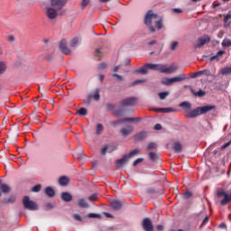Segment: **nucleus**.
Wrapping results in <instances>:
<instances>
[{
    "label": "nucleus",
    "instance_id": "43",
    "mask_svg": "<svg viewBox=\"0 0 231 231\" xmlns=\"http://www.w3.org/2000/svg\"><path fill=\"white\" fill-rule=\"evenodd\" d=\"M127 122L125 118L118 119L117 121H113L112 125H118V124H125Z\"/></svg>",
    "mask_w": 231,
    "mask_h": 231
},
{
    "label": "nucleus",
    "instance_id": "26",
    "mask_svg": "<svg viewBox=\"0 0 231 231\" xmlns=\"http://www.w3.org/2000/svg\"><path fill=\"white\" fill-rule=\"evenodd\" d=\"M216 109V106L214 105H207L203 106V113H208V111H212Z\"/></svg>",
    "mask_w": 231,
    "mask_h": 231
},
{
    "label": "nucleus",
    "instance_id": "53",
    "mask_svg": "<svg viewBox=\"0 0 231 231\" xmlns=\"http://www.w3.org/2000/svg\"><path fill=\"white\" fill-rule=\"evenodd\" d=\"M142 82H145L143 79H137L133 82L132 86H138V84H142Z\"/></svg>",
    "mask_w": 231,
    "mask_h": 231
},
{
    "label": "nucleus",
    "instance_id": "21",
    "mask_svg": "<svg viewBox=\"0 0 231 231\" xmlns=\"http://www.w3.org/2000/svg\"><path fill=\"white\" fill-rule=\"evenodd\" d=\"M155 111H157V113H176V109H174L172 107L156 108Z\"/></svg>",
    "mask_w": 231,
    "mask_h": 231
},
{
    "label": "nucleus",
    "instance_id": "5",
    "mask_svg": "<svg viewBox=\"0 0 231 231\" xmlns=\"http://www.w3.org/2000/svg\"><path fill=\"white\" fill-rule=\"evenodd\" d=\"M178 69V66L176 64H171L170 67H167L165 64H162L161 66V73H166V75H171L174 73Z\"/></svg>",
    "mask_w": 231,
    "mask_h": 231
},
{
    "label": "nucleus",
    "instance_id": "63",
    "mask_svg": "<svg viewBox=\"0 0 231 231\" xmlns=\"http://www.w3.org/2000/svg\"><path fill=\"white\" fill-rule=\"evenodd\" d=\"M172 12L174 14H181L183 11L181 9H180V8H173Z\"/></svg>",
    "mask_w": 231,
    "mask_h": 231
},
{
    "label": "nucleus",
    "instance_id": "33",
    "mask_svg": "<svg viewBox=\"0 0 231 231\" xmlns=\"http://www.w3.org/2000/svg\"><path fill=\"white\" fill-rule=\"evenodd\" d=\"M6 71V63L0 61V75H3Z\"/></svg>",
    "mask_w": 231,
    "mask_h": 231
},
{
    "label": "nucleus",
    "instance_id": "18",
    "mask_svg": "<svg viewBox=\"0 0 231 231\" xmlns=\"http://www.w3.org/2000/svg\"><path fill=\"white\" fill-rule=\"evenodd\" d=\"M134 127L133 126H127L125 128H123L120 130V134H122V136H129V134H131L134 131Z\"/></svg>",
    "mask_w": 231,
    "mask_h": 231
},
{
    "label": "nucleus",
    "instance_id": "42",
    "mask_svg": "<svg viewBox=\"0 0 231 231\" xmlns=\"http://www.w3.org/2000/svg\"><path fill=\"white\" fill-rule=\"evenodd\" d=\"M98 200V195L97 193H94L88 197V201H97Z\"/></svg>",
    "mask_w": 231,
    "mask_h": 231
},
{
    "label": "nucleus",
    "instance_id": "47",
    "mask_svg": "<svg viewBox=\"0 0 231 231\" xmlns=\"http://www.w3.org/2000/svg\"><path fill=\"white\" fill-rule=\"evenodd\" d=\"M41 187H42L41 184H37V185L32 187V192H40L41 191Z\"/></svg>",
    "mask_w": 231,
    "mask_h": 231
},
{
    "label": "nucleus",
    "instance_id": "55",
    "mask_svg": "<svg viewBox=\"0 0 231 231\" xmlns=\"http://www.w3.org/2000/svg\"><path fill=\"white\" fill-rule=\"evenodd\" d=\"M88 217L94 218V217H100V215L95 213H89Z\"/></svg>",
    "mask_w": 231,
    "mask_h": 231
},
{
    "label": "nucleus",
    "instance_id": "13",
    "mask_svg": "<svg viewBox=\"0 0 231 231\" xmlns=\"http://www.w3.org/2000/svg\"><path fill=\"white\" fill-rule=\"evenodd\" d=\"M129 162V156L127 155H124L123 158L118 159L116 162V167L120 168V167H124V165H125V163H127Z\"/></svg>",
    "mask_w": 231,
    "mask_h": 231
},
{
    "label": "nucleus",
    "instance_id": "7",
    "mask_svg": "<svg viewBox=\"0 0 231 231\" xmlns=\"http://www.w3.org/2000/svg\"><path fill=\"white\" fill-rule=\"evenodd\" d=\"M68 3V0H51V6L56 8V10H62Z\"/></svg>",
    "mask_w": 231,
    "mask_h": 231
},
{
    "label": "nucleus",
    "instance_id": "15",
    "mask_svg": "<svg viewBox=\"0 0 231 231\" xmlns=\"http://www.w3.org/2000/svg\"><path fill=\"white\" fill-rule=\"evenodd\" d=\"M172 150H173L174 152H176V153L182 152V151H183V145H182L181 143H180V142H175V143L172 144Z\"/></svg>",
    "mask_w": 231,
    "mask_h": 231
},
{
    "label": "nucleus",
    "instance_id": "48",
    "mask_svg": "<svg viewBox=\"0 0 231 231\" xmlns=\"http://www.w3.org/2000/svg\"><path fill=\"white\" fill-rule=\"evenodd\" d=\"M208 42H210V36L204 35L203 36V44H208Z\"/></svg>",
    "mask_w": 231,
    "mask_h": 231
},
{
    "label": "nucleus",
    "instance_id": "3",
    "mask_svg": "<svg viewBox=\"0 0 231 231\" xmlns=\"http://www.w3.org/2000/svg\"><path fill=\"white\" fill-rule=\"evenodd\" d=\"M23 205L25 210H39V206L37 205V202L31 200L30 197L24 196L23 199Z\"/></svg>",
    "mask_w": 231,
    "mask_h": 231
},
{
    "label": "nucleus",
    "instance_id": "51",
    "mask_svg": "<svg viewBox=\"0 0 231 231\" xmlns=\"http://www.w3.org/2000/svg\"><path fill=\"white\" fill-rule=\"evenodd\" d=\"M141 162H143V158H138L136 159L134 162H133V166L136 167V165H138V163H141Z\"/></svg>",
    "mask_w": 231,
    "mask_h": 231
},
{
    "label": "nucleus",
    "instance_id": "61",
    "mask_svg": "<svg viewBox=\"0 0 231 231\" xmlns=\"http://www.w3.org/2000/svg\"><path fill=\"white\" fill-rule=\"evenodd\" d=\"M155 131H162V125L156 124L153 127Z\"/></svg>",
    "mask_w": 231,
    "mask_h": 231
},
{
    "label": "nucleus",
    "instance_id": "54",
    "mask_svg": "<svg viewBox=\"0 0 231 231\" xmlns=\"http://www.w3.org/2000/svg\"><path fill=\"white\" fill-rule=\"evenodd\" d=\"M231 19V13H228L225 18H224V23H228V21H230Z\"/></svg>",
    "mask_w": 231,
    "mask_h": 231
},
{
    "label": "nucleus",
    "instance_id": "35",
    "mask_svg": "<svg viewBox=\"0 0 231 231\" xmlns=\"http://www.w3.org/2000/svg\"><path fill=\"white\" fill-rule=\"evenodd\" d=\"M126 122H142L140 117H125Z\"/></svg>",
    "mask_w": 231,
    "mask_h": 231
},
{
    "label": "nucleus",
    "instance_id": "10",
    "mask_svg": "<svg viewBox=\"0 0 231 231\" xmlns=\"http://www.w3.org/2000/svg\"><path fill=\"white\" fill-rule=\"evenodd\" d=\"M217 196L218 198H224V199H222L220 202L223 206L227 205V203L230 201V196H228V193H226V191L218 190Z\"/></svg>",
    "mask_w": 231,
    "mask_h": 231
},
{
    "label": "nucleus",
    "instance_id": "31",
    "mask_svg": "<svg viewBox=\"0 0 231 231\" xmlns=\"http://www.w3.org/2000/svg\"><path fill=\"white\" fill-rule=\"evenodd\" d=\"M138 154H140V150H138V149L132 150V151L129 152V154L127 155V156H128V160H129L130 158H133V156H136V155H138Z\"/></svg>",
    "mask_w": 231,
    "mask_h": 231
},
{
    "label": "nucleus",
    "instance_id": "6",
    "mask_svg": "<svg viewBox=\"0 0 231 231\" xmlns=\"http://www.w3.org/2000/svg\"><path fill=\"white\" fill-rule=\"evenodd\" d=\"M199 115H203V106H199L186 113L187 118H196L197 116H199Z\"/></svg>",
    "mask_w": 231,
    "mask_h": 231
},
{
    "label": "nucleus",
    "instance_id": "50",
    "mask_svg": "<svg viewBox=\"0 0 231 231\" xmlns=\"http://www.w3.org/2000/svg\"><path fill=\"white\" fill-rule=\"evenodd\" d=\"M176 48H178V42H172L170 49L171 50V51H174V50H176Z\"/></svg>",
    "mask_w": 231,
    "mask_h": 231
},
{
    "label": "nucleus",
    "instance_id": "9",
    "mask_svg": "<svg viewBox=\"0 0 231 231\" xmlns=\"http://www.w3.org/2000/svg\"><path fill=\"white\" fill-rule=\"evenodd\" d=\"M59 48L64 55H71V50L68 48V42L66 40H61L59 45Z\"/></svg>",
    "mask_w": 231,
    "mask_h": 231
},
{
    "label": "nucleus",
    "instance_id": "2",
    "mask_svg": "<svg viewBox=\"0 0 231 231\" xmlns=\"http://www.w3.org/2000/svg\"><path fill=\"white\" fill-rule=\"evenodd\" d=\"M185 79H187L185 74H180L173 78H164L161 80V84L163 86H172L175 82H182Z\"/></svg>",
    "mask_w": 231,
    "mask_h": 231
},
{
    "label": "nucleus",
    "instance_id": "19",
    "mask_svg": "<svg viewBox=\"0 0 231 231\" xmlns=\"http://www.w3.org/2000/svg\"><path fill=\"white\" fill-rule=\"evenodd\" d=\"M122 202L118 201V200H114L111 202V207L113 208V210H120V208H122Z\"/></svg>",
    "mask_w": 231,
    "mask_h": 231
},
{
    "label": "nucleus",
    "instance_id": "12",
    "mask_svg": "<svg viewBox=\"0 0 231 231\" xmlns=\"http://www.w3.org/2000/svg\"><path fill=\"white\" fill-rule=\"evenodd\" d=\"M146 68L152 71H160L162 73V64L146 63Z\"/></svg>",
    "mask_w": 231,
    "mask_h": 231
},
{
    "label": "nucleus",
    "instance_id": "27",
    "mask_svg": "<svg viewBox=\"0 0 231 231\" xmlns=\"http://www.w3.org/2000/svg\"><path fill=\"white\" fill-rule=\"evenodd\" d=\"M0 190L6 194L7 192H10V186L7 184H2L0 185Z\"/></svg>",
    "mask_w": 231,
    "mask_h": 231
},
{
    "label": "nucleus",
    "instance_id": "45",
    "mask_svg": "<svg viewBox=\"0 0 231 231\" xmlns=\"http://www.w3.org/2000/svg\"><path fill=\"white\" fill-rule=\"evenodd\" d=\"M203 75H206L207 77H211L212 80H214L216 79V76L211 75L210 70L204 69Z\"/></svg>",
    "mask_w": 231,
    "mask_h": 231
},
{
    "label": "nucleus",
    "instance_id": "24",
    "mask_svg": "<svg viewBox=\"0 0 231 231\" xmlns=\"http://www.w3.org/2000/svg\"><path fill=\"white\" fill-rule=\"evenodd\" d=\"M180 107H183V109H189V111H190V109H192V104H190L189 102L188 101H184V102H181L180 105H179Z\"/></svg>",
    "mask_w": 231,
    "mask_h": 231
},
{
    "label": "nucleus",
    "instance_id": "57",
    "mask_svg": "<svg viewBox=\"0 0 231 231\" xmlns=\"http://www.w3.org/2000/svg\"><path fill=\"white\" fill-rule=\"evenodd\" d=\"M73 217L76 219V221H82V217H80L79 214H74Z\"/></svg>",
    "mask_w": 231,
    "mask_h": 231
},
{
    "label": "nucleus",
    "instance_id": "4",
    "mask_svg": "<svg viewBox=\"0 0 231 231\" xmlns=\"http://www.w3.org/2000/svg\"><path fill=\"white\" fill-rule=\"evenodd\" d=\"M45 15L50 21H53V19H57L59 17V9H56L53 6H46L45 7Z\"/></svg>",
    "mask_w": 231,
    "mask_h": 231
},
{
    "label": "nucleus",
    "instance_id": "30",
    "mask_svg": "<svg viewBox=\"0 0 231 231\" xmlns=\"http://www.w3.org/2000/svg\"><path fill=\"white\" fill-rule=\"evenodd\" d=\"M221 75H231V68L230 67H226L221 69L220 70Z\"/></svg>",
    "mask_w": 231,
    "mask_h": 231
},
{
    "label": "nucleus",
    "instance_id": "52",
    "mask_svg": "<svg viewBox=\"0 0 231 231\" xmlns=\"http://www.w3.org/2000/svg\"><path fill=\"white\" fill-rule=\"evenodd\" d=\"M114 109H115V105L114 104H107L106 105V110L114 111Z\"/></svg>",
    "mask_w": 231,
    "mask_h": 231
},
{
    "label": "nucleus",
    "instance_id": "16",
    "mask_svg": "<svg viewBox=\"0 0 231 231\" xmlns=\"http://www.w3.org/2000/svg\"><path fill=\"white\" fill-rule=\"evenodd\" d=\"M61 199L62 201H65L66 203H69V201H72L73 195L69 192H62L61 193Z\"/></svg>",
    "mask_w": 231,
    "mask_h": 231
},
{
    "label": "nucleus",
    "instance_id": "49",
    "mask_svg": "<svg viewBox=\"0 0 231 231\" xmlns=\"http://www.w3.org/2000/svg\"><path fill=\"white\" fill-rule=\"evenodd\" d=\"M89 5V0H82L80 6L81 8H86V6H88Z\"/></svg>",
    "mask_w": 231,
    "mask_h": 231
},
{
    "label": "nucleus",
    "instance_id": "62",
    "mask_svg": "<svg viewBox=\"0 0 231 231\" xmlns=\"http://www.w3.org/2000/svg\"><path fill=\"white\" fill-rule=\"evenodd\" d=\"M95 55H96V57H98V59H100V57H102L101 52H100V49L96 50Z\"/></svg>",
    "mask_w": 231,
    "mask_h": 231
},
{
    "label": "nucleus",
    "instance_id": "1",
    "mask_svg": "<svg viewBox=\"0 0 231 231\" xmlns=\"http://www.w3.org/2000/svg\"><path fill=\"white\" fill-rule=\"evenodd\" d=\"M154 19H158V14H154L152 10L148 11L144 17V24L149 28L152 33L156 32L154 26H152V21H154Z\"/></svg>",
    "mask_w": 231,
    "mask_h": 231
},
{
    "label": "nucleus",
    "instance_id": "25",
    "mask_svg": "<svg viewBox=\"0 0 231 231\" xmlns=\"http://www.w3.org/2000/svg\"><path fill=\"white\" fill-rule=\"evenodd\" d=\"M147 71H149V69H147V65L144 64L143 67L135 70V73H140L141 75H147Z\"/></svg>",
    "mask_w": 231,
    "mask_h": 231
},
{
    "label": "nucleus",
    "instance_id": "39",
    "mask_svg": "<svg viewBox=\"0 0 231 231\" xmlns=\"http://www.w3.org/2000/svg\"><path fill=\"white\" fill-rule=\"evenodd\" d=\"M159 97H160L161 100H165V98H167V97H169V91L160 92Z\"/></svg>",
    "mask_w": 231,
    "mask_h": 231
},
{
    "label": "nucleus",
    "instance_id": "58",
    "mask_svg": "<svg viewBox=\"0 0 231 231\" xmlns=\"http://www.w3.org/2000/svg\"><path fill=\"white\" fill-rule=\"evenodd\" d=\"M221 55H225V51H219L217 55L214 56L212 59H217L218 57H221Z\"/></svg>",
    "mask_w": 231,
    "mask_h": 231
},
{
    "label": "nucleus",
    "instance_id": "36",
    "mask_svg": "<svg viewBox=\"0 0 231 231\" xmlns=\"http://www.w3.org/2000/svg\"><path fill=\"white\" fill-rule=\"evenodd\" d=\"M155 26L157 30H162L163 28V22L162 21V19H159L155 22Z\"/></svg>",
    "mask_w": 231,
    "mask_h": 231
},
{
    "label": "nucleus",
    "instance_id": "32",
    "mask_svg": "<svg viewBox=\"0 0 231 231\" xmlns=\"http://www.w3.org/2000/svg\"><path fill=\"white\" fill-rule=\"evenodd\" d=\"M149 158L152 162H156V160H158V154L154 152H150Z\"/></svg>",
    "mask_w": 231,
    "mask_h": 231
},
{
    "label": "nucleus",
    "instance_id": "34",
    "mask_svg": "<svg viewBox=\"0 0 231 231\" xmlns=\"http://www.w3.org/2000/svg\"><path fill=\"white\" fill-rule=\"evenodd\" d=\"M104 132V125H102V124H97V134H102V133Z\"/></svg>",
    "mask_w": 231,
    "mask_h": 231
},
{
    "label": "nucleus",
    "instance_id": "14",
    "mask_svg": "<svg viewBox=\"0 0 231 231\" xmlns=\"http://www.w3.org/2000/svg\"><path fill=\"white\" fill-rule=\"evenodd\" d=\"M195 51H199L203 48V36H200L198 41L193 43Z\"/></svg>",
    "mask_w": 231,
    "mask_h": 231
},
{
    "label": "nucleus",
    "instance_id": "20",
    "mask_svg": "<svg viewBox=\"0 0 231 231\" xmlns=\"http://www.w3.org/2000/svg\"><path fill=\"white\" fill-rule=\"evenodd\" d=\"M44 192L48 198H53L55 196V189H53L51 187L45 188Z\"/></svg>",
    "mask_w": 231,
    "mask_h": 231
},
{
    "label": "nucleus",
    "instance_id": "29",
    "mask_svg": "<svg viewBox=\"0 0 231 231\" xmlns=\"http://www.w3.org/2000/svg\"><path fill=\"white\" fill-rule=\"evenodd\" d=\"M77 115H79V116H86V115H88V109L81 107L78 109Z\"/></svg>",
    "mask_w": 231,
    "mask_h": 231
},
{
    "label": "nucleus",
    "instance_id": "59",
    "mask_svg": "<svg viewBox=\"0 0 231 231\" xmlns=\"http://www.w3.org/2000/svg\"><path fill=\"white\" fill-rule=\"evenodd\" d=\"M98 68H99V69H106V68H107V64L106 63H100L99 65H98Z\"/></svg>",
    "mask_w": 231,
    "mask_h": 231
},
{
    "label": "nucleus",
    "instance_id": "8",
    "mask_svg": "<svg viewBox=\"0 0 231 231\" xmlns=\"http://www.w3.org/2000/svg\"><path fill=\"white\" fill-rule=\"evenodd\" d=\"M138 99L136 97H127L121 101V106L123 107H131L133 106H136V102Z\"/></svg>",
    "mask_w": 231,
    "mask_h": 231
},
{
    "label": "nucleus",
    "instance_id": "23",
    "mask_svg": "<svg viewBox=\"0 0 231 231\" xmlns=\"http://www.w3.org/2000/svg\"><path fill=\"white\" fill-rule=\"evenodd\" d=\"M59 183L61 187H66V185H68V183H69V179H68V177H60L59 179Z\"/></svg>",
    "mask_w": 231,
    "mask_h": 231
},
{
    "label": "nucleus",
    "instance_id": "28",
    "mask_svg": "<svg viewBox=\"0 0 231 231\" xmlns=\"http://www.w3.org/2000/svg\"><path fill=\"white\" fill-rule=\"evenodd\" d=\"M92 98L96 100V102H98L100 100V89L97 88L92 96Z\"/></svg>",
    "mask_w": 231,
    "mask_h": 231
},
{
    "label": "nucleus",
    "instance_id": "44",
    "mask_svg": "<svg viewBox=\"0 0 231 231\" xmlns=\"http://www.w3.org/2000/svg\"><path fill=\"white\" fill-rule=\"evenodd\" d=\"M191 93L195 97H203V90L202 89H199V91H198V92L194 91V89H191Z\"/></svg>",
    "mask_w": 231,
    "mask_h": 231
},
{
    "label": "nucleus",
    "instance_id": "22",
    "mask_svg": "<svg viewBox=\"0 0 231 231\" xmlns=\"http://www.w3.org/2000/svg\"><path fill=\"white\" fill-rule=\"evenodd\" d=\"M78 207L80 208H88L89 207V204L84 199H78Z\"/></svg>",
    "mask_w": 231,
    "mask_h": 231
},
{
    "label": "nucleus",
    "instance_id": "46",
    "mask_svg": "<svg viewBox=\"0 0 231 231\" xmlns=\"http://www.w3.org/2000/svg\"><path fill=\"white\" fill-rule=\"evenodd\" d=\"M182 198L184 199H189V198H192V192L191 191H186L183 193Z\"/></svg>",
    "mask_w": 231,
    "mask_h": 231
},
{
    "label": "nucleus",
    "instance_id": "40",
    "mask_svg": "<svg viewBox=\"0 0 231 231\" xmlns=\"http://www.w3.org/2000/svg\"><path fill=\"white\" fill-rule=\"evenodd\" d=\"M201 75H203V70L193 72L190 74V79H197V77H199Z\"/></svg>",
    "mask_w": 231,
    "mask_h": 231
},
{
    "label": "nucleus",
    "instance_id": "56",
    "mask_svg": "<svg viewBox=\"0 0 231 231\" xmlns=\"http://www.w3.org/2000/svg\"><path fill=\"white\" fill-rule=\"evenodd\" d=\"M45 208H46V210H51V208H53V204H51V203H47L46 205H45Z\"/></svg>",
    "mask_w": 231,
    "mask_h": 231
},
{
    "label": "nucleus",
    "instance_id": "11",
    "mask_svg": "<svg viewBox=\"0 0 231 231\" xmlns=\"http://www.w3.org/2000/svg\"><path fill=\"white\" fill-rule=\"evenodd\" d=\"M142 226L144 231H154V227L152 226V222L148 217L143 220Z\"/></svg>",
    "mask_w": 231,
    "mask_h": 231
},
{
    "label": "nucleus",
    "instance_id": "60",
    "mask_svg": "<svg viewBox=\"0 0 231 231\" xmlns=\"http://www.w3.org/2000/svg\"><path fill=\"white\" fill-rule=\"evenodd\" d=\"M112 77H114L115 79H116L117 80L119 81H122L123 79H122V76L118 75V74H112Z\"/></svg>",
    "mask_w": 231,
    "mask_h": 231
},
{
    "label": "nucleus",
    "instance_id": "38",
    "mask_svg": "<svg viewBox=\"0 0 231 231\" xmlns=\"http://www.w3.org/2000/svg\"><path fill=\"white\" fill-rule=\"evenodd\" d=\"M78 44H79V38H74L70 41V47L71 48H77Z\"/></svg>",
    "mask_w": 231,
    "mask_h": 231
},
{
    "label": "nucleus",
    "instance_id": "41",
    "mask_svg": "<svg viewBox=\"0 0 231 231\" xmlns=\"http://www.w3.org/2000/svg\"><path fill=\"white\" fill-rule=\"evenodd\" d=\"M158 147V144H156V143H150L147 145V150L148 151H152V149H156Z\"/></svg>",
    "mask_w": 231,
    "mask_h": 231
},
{
    "label": "nucleus",
    "instance_id": "64",
    "mask_svg": "<svg viewBox=\"0 0 231 231\" xmlns=\"http://www.w3.org/2000/svg\"><path fill=\"white\" fill-rule=\"evenodd\" d=\"M114 115H116V116H122L123 111H122V110L115 111V112H114Z\"/></svg>",
    "mask_w": 231,
    "mask_h": 231
},
{
    "label": "nucleus",
    "instance_id": "17",
    "mask_svg": "<svg viewBox=\"0 0 231 231\" xmlns=\"http://www.w3.org/2000/svg\"><path fill=\"white\" fill-rule=\"evenodd\" d=\"M147 137V132L143 131L134 135L135 142H142V140H145Z\"/></svg>",
    "mask_w": 231,
    "mask_h": 231
},
{
    "label": "nucleus",
    "instance_id": "37",
    "mask_svg": "<svg viewBox=\"0 0 231 231\" xmlns=\"http://www.w3.org/2000/svg\"><path fill=\"white\" fill-rule=\"evenodd\" d=\"M222 46H225L226 48H230L231 41L229 39H224L222 42Z\"/></svg>",
    "mask_w": 231,
    "mask_h": 231
}]
</instances>
